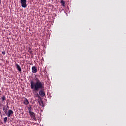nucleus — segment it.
I'll use <instances>...</instances> for the list:
<instances>
[{
	"mask_svg": "<svg viewBox=\"0 0 126 126\" xmlns=\"http://www.w3.org/2000/svg\"><path fill=\"white\" fill-rule=\"evenodd\" d=\"M35 81L36 82H34V81L30 82L31 89H34L35 91H39V89L44 90L45 88L44 82H41L38 78H35Z\"/></svg>",
	"mask_w": 126,
	"mask_h": 126,
	"instance_id": "obj_1",
	"label": "nucleus"
},
{
	"mask_svg": "<svg viewBox=\"0 0 126 126\" xmlns=\"http://www.w3.org/2000/svg\"><path fill=\"white\" fill-rule=\"evenodd\" d=\"M20 1L22 7L26 8L27 7V4H26L27 0H21Z\"/></svg>",
	"mask_w": 126,
	"mask_h": 126,
	"instance_id": "obj_2",
	"label": "nucleus"
},
{
	"mask_svg": "<svg viewBox=\"0 0 126 126\" xmlns=\"http://www.w3.org/2000/svg\"><path fill=\"white\" fill-rule=\"evenodd\" d=\"M38 71V69H37V67L36 66H32V73H37V72Z\"/></svg>",
	"mask_w": 126,
	"mask_h": 126,
	"instance_id": "obj_3",
	"label": "nucleus"
},
{
	"mask_svg": "<svg viewBox=\"0 0 126 126\" xmlns=\"http://www.w3.org/2000/svg\"><path fill=\"white\" fill-rule=\"evenodd\" d=\"M31 118H32L33 120H35L36 119V116L35 115V113L34 112H31L29 113Z\"/></svg>",
	"mask_w": 126,
	"mask_h": 126,
	"instance_id": "obj_4",
	"label": "nucleus"
},
{
	"mask_svg": "<svg viewBox=\"0 0 126 126\" xmlns=\"http://www.w3.org/2000/svg\"><path fill=\"white\" fill-rule=\"evenodd\" d=\"M39 93L41 97H45V92H44L43 90H40Z\"/></svg>",
	"mask_w": 126,
	"mask_h": 126,
	"instance_id": "obj_5",
	"label": "nucleus"
},
{
	"mask_svg": "<svg viewBox=\"0 0 126 126\" xmlns=\"http://www.w3.org/2000/svg\"><path fill=\"white\" fill-rule=\"evenodd\" d=\"M23 101L24 105H27L29 104V102L28 101V100L27 99V98H24Z\"/></svg>",
	"mask_w": 126,
	"mask_h": 126,
	"instance_id": "obj_6",
	"label": "nucleus"
},
{
	"mask_svg": "<svg viewBox=\"0 0 126 126\" xmlns=\"http://www.w3.org/2000/svg\"><path fill=\"white\" fill-rule=\"evenodd\" d=\"M7 114L8 117H9L11 116V115H13V111H12V110H9Z\"/></svg>",
	"mask_w": 126,
	"mask_h": 126,
	"instance_id": "obj_7",
	"label": "nucleus"
},
{
	"mask_svg": "<svg viewBox=\"0 0 126 126\" xmlns=\"http://www.w3.org/2000/svg\"><path fill=\"white\" fill-rule=\"evenodd\" d=\"M15 66L16 67L17 70H18V71H19V72H21L22 70H21V67H20V66H19V65H18V64H16Z\"/></svg>",
	"mask_w": 126,
	"mask_h": 126,
	"instance_id": "obj_8",
	"label": "nucleus"
},
{
	"mask_svg": "<svg viewBox=\"0 0 126 126\" xmlns=\"http://www.w3.org/2000/svg\"><path fill=\"white\" fill-rule=\"evenodd\" d=\"M34 97L35 98H39L40 97V94H39V93H38V92H35V93H34Z\"/></svg>",
	"mask_w": 126,
	"mask_h": 126,
	"instance_id": "obj_9",
	"label": "nucleus"
},
{
	"mask_svg": "<svg viewBox=\"0 0 126 126\" xmlns=\"http://www.w3.org/2000/svg\"><path fill=\"white\" fill-rule=\"evenodd\" d=\"M3 111L4 112L5 114H6V115H7V113L8 112V109H7V108H5V106H3Z\"/></svg>",
	"mask_w": 126,
	"mask_h": 126,
	"instance_id": "obj_10",
	"label": "nucleus"
},
{
	"mask_svg": "<svg viewBox=\"0 0 126 126\" xmlns=\"http://www.w3.org/2000/svg\"><path fill=\"white\" fill-rule=\"evenodd\" d=\"M29 113H32V107L31 106H30L28 108Z\"/></svg>",
	"mask_w": 126,
	"mask_h": 126,
	"instance_id": "obj_11",
	"label": "nucleus"
},
{
	"mask_svg": "<svg viewBox=\"0 0 126 126\" xmlns=\"http://www.w3.org/2000/svg\"><path fill=\"white\" fill-rule=\"evenodd\" d=\"M28 53H29V54H32L33 53V52L32 51V49H31V48H29Z\"/></svg>",
	"mask_w": 126,
	"mask_h": 126,
	"instance_id": "obj_12",
	"label": "nucleus"
},
{
	"mask_svg": "<svg viewBox=\"0 0 126 126\" xmlns=\"http://www.w3.org/2000/svg\"><path fill=\"white\" fill-rule=\"evenodd\" d=\"M60 2L63 6H64V5H65V2H64V1L61 0Z\"/></svg>",
	"mask_w": 126,
	"mask_h": 126,
	"instance_id": "obj_13",
	"label": "nucleus"
},
{
	"mask_svg": "<svg viewBox=\"0 0 126 126\" xmlns=\"http://www.w3.org/2000/svg\"><path fill=\"white\" fill-rule=\"evenodd\" d=\"M5 100H6V98L5 97V96H3L2 97V102H4L5 101Z\"/></svg>",
	"mask_w": 126,
	"mask_h": 126,
	"instance_id": "obj_14",
	"label": "nucleus"
},
{
	"mask_svg": "<svg viewBox=\"0 0 126 126\" xmlns=\"http://www.w3.org/2000/svg\"><path fill=\"white\" fill-rule=\"evenodd\" d=\"M6 122H7V117H5L4 118V123H6Z\"/></svg>",
	"mask_w": 126,
	"mask_h": 126,
	"instance_id": "obj_15",
	"label": "nucleus"
},
{
	"mask_svg": "<svg viewBox=\"0 0 126 126\" xmlns=\"http://www.w3.org/2000/svg\"><path fill=\"white\" fill-rule=\"evenodd\" d=\"M2 114L1 110L0 109V116H1Z\"/></svg>",
	"mask_w": 126,
	"mask_h": 126,
	"instance_id": "obj_16",
	"label": "nucleus"
},
{
	"mask_svg": "<svg viewBox=\"0 0 126 126\" xmlns=\"http://www.w3.org/2000/svg\"><path fill=\"white\" fill-rule=\"evenodd\" d=\"M2 54L3 55H5V51H3L2 52Z\"/></svg>",
	"mask_w": 126,
	"mask_h": 126,
	"instance_id": "obj_17",
	"label": "nucleus"
},
{
	"mask_svg": "<svg viewBox=\"0 0 126 126\" xmlns=\"http://www.w3.org/2000/svg\"><path fill=\"white\" fill-rule=\"evenodd\" d=\"M1 5V0H0V6Z\"/></svg>",
	"mask_w": 126,
	"mask_h": 126,
	"instance_id": "obj_18",
	"label": "nucleus"
},
{
	"mask_svg": "<svg viewBox=\"0 0 126 126\" xmlns=\"http://www.w3.org/2000/svg\"><path fill=\"white\" fill-rule=\"evenodd\" d=\"M1 103H0V107H1Z\"/></svg>",
	"mask_w": 126,
	"mask_h": 126,
	"instance_id": "obj_19",
	"label": "nucleus"
},
{
	"mask_svg": "<svg viewBox=\"0 0 126 126\" xmlns=\"http://www.w3.org/2000/svg\"><path fill=\"white\" fill-rule=\"evenodd\" d=\"M8 108H9V107L8 106H7V109H8Z\"/></svg>",
	"mask_w": 126,
	"mask_h": 126,
	"instance_id": "obj_20",
	"label": "nucleus"
}]
</instances>
